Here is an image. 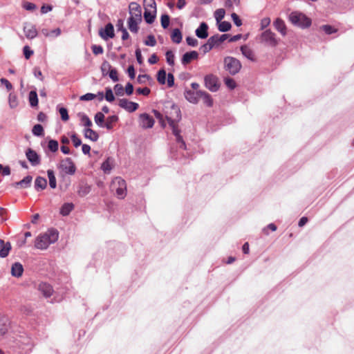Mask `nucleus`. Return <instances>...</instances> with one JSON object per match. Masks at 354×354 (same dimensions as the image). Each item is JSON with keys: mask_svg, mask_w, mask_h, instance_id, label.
I'll use <instances>...</instances> for the list:
<instances>
[{"mask_svg": "<svg viewBox=\"0 0 354 354\" xmlns=\"http://www.w3.org/2000/svg\"><path fill=\"white\" fill-rule=\"evenodd\" d=\"M59 237L58 231L50 229L46 233L39 236L35 241V247L38 249H46L49 245L56 242Z\"/></svg>", "mask_w": 354, "mask_h": 354, "instance_id": "obj_1", "label": "nucleus"}, {"mask_svg": "<svg viewBox=\"0 0 354 354\" xmlns=\"http://www.w3.org/2000/svg\"><path fill=\"white\" fill-rule=\"evenodd\" d=\"M290 21L295 26L305 28L311 25V20L307 17L304 14L299 12H292L289 15Z\"/></svg>", "mask_w": 354, "mask_h": 354, "instance_id": "obj_2", "label": "nucleus"}, {"mask_svg": "<svg viewBox=\"0 0 354 354\" xmlns=\"http://www.w3.org/2000/svg\"><path fill=\"white\" fill-rule=\"evenodd\" d=\"M111 189L115 192L118 198H124L127 195L126 181L121 177H115L111 183Z\"/></svg>", "mask_w": 354, "mask_h": 354, "instance_id": "obj_3", "label": "nucleus"}, {"mask_svg": "<svg viewBox=\"0 0 354 354\" xmlns=\"http://www.w3.org/2000/svg\"><path fill=\"white\" fill-rule=\"evenodd\" d=\"M171 109L174 113H175L176 115L175 118H173L172 117L168 115H166L165 117L169 123V125L171 127L172 129L173 134L175 136H177L178 135H180V131L178 129V127L176 125V122L179 121L181 118L180 111L179 108L174 104L171 106Z\"/></svg>", "mask_w": 354, "mask_h": 354, "instance_id": "obj_4", "label": "nucleus"}, {"mask_svg": "<svg viewBox=\"0 0 354 354\" xmlns=\"http://www.w3.org/2000/svg\"><path fill=\"white\" fill-rule=\"evenodd\" d=\"M241 66L240 61L235 57L228 56L224 58V68L232 75L237 74Z\"/></svg>", "mask_w": 354, "mask_h": 354, "instance_id": "obj_5", "label": "nucleus"}, {"mask_svg": "<svg viewBox=\"0 0 354 354\" xmlns=\"http://www.w3.org/2000/svg\"><path fill=\"white\" fill-rule=\"evenodd\" d=\"M260 39L261 43L271 47H275L278 44L275 34L269 29L261 33Z\"/></svg>", "mask_w": 354, "mask_h": 354, "instance_id": "obj_6", "label": "nucleus"}, {"mask_svg": "<svg viewBox=\"0 0 354 354\" xmlns=\"http://www.w3.org/2000/svg\"><path fill=\"white\" fill-rule=\"evenodd\" d=\"M204 81L206 88L210 91L216 92L219 89L220 84L216 75L213 74L207 75L204 78Z\"/></svg>", "mask_w": 354, "mask_h": 354, "instance_id": "obj_7", "label": "nucleus"}, {"mask_svg": "<svg viewBox=\"0 0 354 354\" xmlns=\"http://www.w3.org/2000/svg\"><path fill=\"white\" fill-rule=\"evenodd\" d=\"M58 167L62 171H64L66 174H69V175L74 174L76 171L75 164L73 163V162L71 158H66L62 160L60 162Z\"/></svg>", "mask_w": 354, "mask_h": 354, "instance_id": "obj_8", "label": "nucleus"}, {"mask_svg": "<svg viewBox=\"0 0 354 354\" xmlns=\"http://www.w3.org/2000/svg\"><path fill=\"white\" fill-rule=\"evenodd\" d=\"M129 18H133L136 20H142L141 7L136 2H131L129 6Z\"/></svg>", "mask_w": 354, "mask_h": 354, "instance_id": "obj_9", "label": "nucleus"}, {"mask_svg": "<svg viewBox=\"0 0 354 354\" xmlns=\"http://www.w3.org/2000/svg\"><path fill=\"white\" fill-rule=\"evenodd\" d=\"M118 105L120 107L125 109L129 113L134 112L139 107L138 103L129 101L127 99L125 98L120 99L118 102Z\"/></svg>", "mask_w": 354, "mask_h": 354, "instance_id": "obj_10", "label": "nucleus"}, {"mask_svg": "<svg viewBox=\"0 0 354 354\" xmlns=\"http://www.w3.org/2000/svg\"><path fill=\"white\" fill-rule=\"evenodd\" d=\"M26 156L32 166H37L41 162L39 155L31 149H28L26 152Z\"/></svg>", "mask_w": 354, "mask_h": 354, "instance_id": "obj_11", "label": "nucleus"}, {"mask_svg": "<svg viewBox=\"0 0 354 354\" xmlns=\"http://www.w3.org/2000/svg\"><path fill=\"white\" fill-rule=\"evenodd\" d=\"M140 126L143 129H149L153 127L154 120L147 113H142L140 115Z\"/></svg>", "mask_w": 354, "mask_h": 354, "instance_id": "obj_12", "label": "nucleus"}, {"mask_svg": "<svg viewBox=\"0 0 354 354\" xmlns=\"http://www.w3.org/2000/svg\"><path fill=\"white\" fill-rule=\"evenodd\" d=\"M100 35L104 39H107L109 38H113L115 35L114 34V28L111 23L107 24L105 27L104 30H101L100 31Z\"/></svg>", "mask_w": 354, "mask_h": 354, "instance_id": "obj_13", "label": "nucleus"}, {"mask_svg": "<svg viewBox=\"0 0 354 354\" xmlns=\"http://www.w3.org/2000/svg\"><path fill=\"white\" fill-rule=\"evenodd\" d=\"M198 57V53L197 51L192 50L190 52L185 53L181 59V63L183 65L186 66L190 63L192 60L197 59Z\"/></svg>", "mask_w": 354, "mask_h": 354, "instance_id": "obj_14", "label": "nucleus"}, {"mask_svg": "<svg viewBox=\"0 0 354 354\" xmlns=\"http://www.w3.org/2000/svg\"><path fill=\"white\" fill-rule=\"evenodd\" d=\"M38 289L40 292L46 298L50 297L54 292L52 286L44 282H42L39 285Z\"/></svg>", "mask_w": 354, "mask_h": 354, "instance_id": "obj_15", "label": "nucleus"}, {"mask_svg": "<svg viewBox=\"0 0 354 354\" xmlns=\"http://www.w3.org/2000/svg\"><path fill=\"white\" fill-rule=\"evenodd\" d=\"M208 26L205 22H202L196 30V35L200 39H206L208 37Z\"/></svg>", "mask_w": 354, "mask_h": 354, "instance_id": "obj_16", "label": "nucleus"}, {"mask_svg": "<svg viewBox=\"0 0 354 354\" xmlns=\"http://www.w3.org/2000/svg\"><path fill=\"white\" fill-rule=\"evenodd\" d=\"M11 250V245L9 242L5 243L3 240L0 239V257H6Z\"/></svg>", "mask_w": 354, "mask_h": 354, "instance_id": "obj_17", "label": "nucleus"}, {"mask_svg": "<svg viewBox=\"0 0 354 354\" xmlns=\"http://www.w3.org/2000/svg\"><path fill=\"white\" fill-rule=\"evenodd\" d=\"M273 26L275 29L281 34V35L285 36L286 35V26L281 19L277 18L274 21Z\"/></svg>", "mask_w": 354, "mask_h": 354, "instance_id": "obj_18", "label": "nucleus"}, {"mask_svg": "<svg viewBox=\"0 0 354 354\" xmlns=\"http://www.w3.org/2000/svg\"><path fill=\"white\" fill-rule=\"evenodd\" d=\"M200 95H198V91L194 92L192 90H187L185 92V97L191 103L196 104L198 102Z\"/></svg>", "mask_w": 354, "mask_h": 354, "instance_id": "obj_19", "label": "nucleus"}, {"mask_svg": "<svg viewBox=\"0 0 354 354\" xmlns=\"http://www.w3.org/2000/svg\"><path fill=\"white\" fill-rule=\"evenodd\" d=\"M91 190V187L87 183L82 182L80 183L77 189V194L80 196L84 197L89 194Z\"/></svg>", "mask_w": 354, "mask_h": 354, "instance_id": "obj_20", "label": "nucleus"}, {"mask_svg": "<svg viewBox=\"0 0 354 354\" xmlns=\"http://www.w3.org/2000/svg\"><path fill=\"white\" fill-rule=\"evenodd\" d=\"M84 136L86 138L89 139L93 142H96L99 138L98 133L91 128H86L84 130Z\"/></svg>", "mask_w": 354, "mask_h": 354, "instance_id": "obj_21", "label": "nucleus"}, {"mask_svg": "<svg viewBox=\"0 0 354 354\" xmlns=\"http://www.w3.org/2000/svg\"><path fill=\"white\" fill-rule=\"evenodd\" d=\"M142 20H136L133 18H128L127 24L128 28L131 32L137 33L139 30L138 24L141 22Z\"/></svg>", "mask_w": 354, "mask_h": 354, "instance_id": "obj_22", "label": "nucleus"}, {"mask_svg": "<svg viewBox=\"0 0 354 354\" xmlns=\"http://www.w3.org/2000/svg\"><path fill=\"white\" fill-rule=\"evenodd\" d=\"M9 327L8 319L5 316H0V335H5Z\"/></svg>", "mask_w": 354, "mask_h": 354, "instance_id": "obj_23", "label": "nucleus"}, {"mask_svg": "<svg viewBox=\"0 0 354 354\" xmlns=\"http://www.w3.org/2000/svg\"><path fill=\"white\" fill-rule=\"evenodd\" d=\"M156 16V10H148L147 8L145 9V10L144 12V18H145V21L147 24H152L155 20Z\"/></svg>", "mask_w": 354, "mask_h": 354, "instance_id": "obj_24", "label": "nucleus"}, {"mask_svg": "<svg viewBox=\"0 0 354 354\" xmlns=\"http://www.w3.org/2000/svg\"><path fill=\"white\" fill-rule=\"evenodd\" d=\"M241 51L244 57L248 58L251 61H254V55L253 50L249 48L248 46L244 45L241 47Z\"/></svg>", "mask_w": 354, "mask_h": 354, "instance_id": "obj_25", "label": "nucleus"}, {"mask_svg": "<svg viewBox=\"0 0 354 354\" xmlns=\"http://www.w3.org/2000/svg\"><path fill=\"white\" fill-rule=\"evenodd\" d=\"M118 120V117L116 115H113L107 117L106 122L104 123V127L106 128L108 130H111L113 129V125Z\"/></svg>", "mask_w": 354, "mask_h": 354, "instance_id": "obj_26", "label": "nucleus"}, {"mask_svg": "<svg viewBox=\"0 0 354 354\" xmlns=\"http://www.w3.org/2000/svg\"><path fill=\"white\" fill-rule=\"evenodd\" d=\"M198 95H200L199 97H202L203 99L204 103L206 104L207 106L210 107L213 105V100L208 93L199 90L198 91Z\"/></svg>", "mask_w": 354, "mask_h": 354, "instance_id": "obj_27", "label": "nucleus"}, {"mask_svg": "<svg viewBox=\"0 0 354 354\" xmlns=\"http://www.w3.org/2000/svg\"><path fill=\"white\" fill-rule=\"evenodd\" d=\"M47 186V180L45 178L38 176L35 181V187L38 191L44 189Z\"/></svg>", "mask_w": 354, "mask_h": 354, "instance_id": "obj_28", "label": "nucleus"}, {"mask_svg": "<svg viewBox=\"0 0 354 354\" xmlns=\"http://www.w3.org/2000/svg\"><path fill=\"white\" fill-rule=\"evenodd\" d=\"M171 39L173 42L180 44L182 41L183 36L180 30L178 28H175L171 35Z\"/></svg>", "mask_w": 354, "mask_h": 354, "instance_id": "obj_29", "label": "nucleus"}, {"mask_svg": "<svg viewBox=\"0 0 354 354\" xmlns=\"http://www.w3.org/2000/svg\"><path fill=\"white\" fill-rule=\"evenodd\" d=\"M24 32H26V36L28 39H33L37 35V30L35 26H31L29 28L24 27Z\"/></svg>", "mask_w": 354, "mask_h": 354, "instance_id": "obj_30", "label": "nucleus"}, {"mask_svg": "<svg viewBox=\"0 0 354 354\" xmlns=\"http://www.w3.org/2000/svg\"><path fill=\"white\" fill-rule=\"evenodd\" d=\"M11 274L14 277H21L22 275V265L19 263H15L12 266Z\"/></svg>", "mask_w": 354, "mask_h": 354, "instance_id": "obj_31", "label": "nucleus"}, {"mask_svg": "<svg viewBox=\"0 0 354 354\" xmlns=\"http://www.w3.org/2000/svg\"><path fill=\"white\" fill-rule=\"evenodd\" d=\"M213 37H209L205 44L202 45L200 49L203 52L204 54L210 51L215 46L213 43Z\"/></svg>", "mask_w": 354, "mask_h": 354, "instance_id": "obj_32", "label": "nucleus"}, {"mask_svg": "<svg viewBox=\"0 0 354 354\" xmlns=\"http://www.w3.org/2000/svg\"><path fill=\"white\" fill-rule=\"evenodd\" d=\"M28 101H29L30 105L32 107L37 106V105H38V96H37V92L35 91H31L29 93Z\"/></svg>", "mask_w": 354, "mask_h": 354, "instance_id": "obj_33", "label": "nucleus"}, {"mask_svg": "<svg viewBox=\"0 0 354 354\" xmlns=\"http://www.w3.org/2000/svg\"><path fill=\"white\" fill-rule=\"evenodd\" d=\"M73 208L74 205L73 203H64L61 207L60 214L63 216H67L71 213Z\"/></svg>", "mask_w": 354, "mask_h": 354, "instance_id": "obj_34", "label": "nucleus"}, {"mask_svg": "<svg viewBox=\"0 0 354 354\" xmlns=\"http://www.w3.org/2000/svg\"><path fill=\"white\" fill-rule=\"evenodd\" d=\"M211 37H213V39H214L213 43L214 44V46H216L219 45L224 41H225L229 37V35L228 34H223L221 35H215L212 36Z\"/></svg>", "mask_w": 354, "mask_h": 354, "instance_id": "obj_35", "label": "nucleus"}, {"mask_svg": "<svg viewBox=\"0 0 354 354\" xmlns=\"http://www.w3.org/2000/svg\"><path fill=\"white\" fill-rule=\"evenodd\" d=\"M47 174L49 180V185L50 188L55 189L57 186L56 178L54 171L51 169L47 171Z\"/></svg>", "mask_w": 354, "mask_h": 354, "instance_id": "obj_36", "label": "nucleus"}, {"mask_svg": "<svg viewBox=\"0 0 354 354\" xmlns=\"http://www.w3.org/2000/svg\"><path fill=\"white\" fill-rule=\"evenodd\" d=\"M96 124L100 127H104V115L102 112H97L94 117Z\"/></svg>", "mask_w": 354, "mask_h": 354, "instance_id": "obj_37", "label": "nucleus"}, {"mask_svg": "<svg viewBox=\"0 0 354 354\" xmlns=\"http://www.w3.org/2000/svg\"><path fill=\"white\" fill-rule=\"evenodd\" d=\"M167 73L165 69H160L157 74V80L160 84L166 83Z\"/></svg>", "mask_w": 354, "mask_h": 354, "instance_id": "obj_38", "label": "nucleus"}, {"mask_svg": "<svg viewBox=\"0 0 354 354\" xmlns=\"http://www.w3.org/2000/svg\"><path fill=\"white\" fill-rule=\"evenodd\" d=\"M231 27L232 25L229 21H224L219 22L218 28L219 31L225 32L230 30Z\"/></svg>", "mask_w": 354, "mask_h": 354, "instance_id": "obj_39", "label": "nucleus"}, {"mask_svg": "<svg viewBox=\"0 0 354 354\" xmlns=\"http://www.w3.org/2000/svg\"><path fill=\"white\" fill-rule=\"evenodd\" d=\"M80 116L81 122L82 124L88 128L92 126V122L90 118L84 113H79Z\"/></svg>", "mask_w": 354, "mask_h": 354, "instance_id": "obj_40", "label": "nucleus"}, {"mask_svg": "<svg viewBox=\"0 0 354 354\" xmlns=\"http://www.w3.org/2000/svg\"><path fill=\"white\" fill-rule=\"evenodd\" d=\"M143 3L145 10L147 8L148 10H156V3L154 0H144Z\"/></svg>", "mask_w": 354, "mask_h": 354, "instance_id": "obj_41", "label": "nucleus"}, {"mask_svg": "<svg viewBox=\"0 0 354 354\" xmlns=\"http://www.w3.org/2000/svg\"><path fill=\"white\" fill-rule=\"evenodd\" d=\"M32 134L36 136H41L44 135V128L39 124H35L32 130Z\"/></svg>", "mask_w": 354, "mask_h": 354, "instance_id": "obj_42", "label": "nucleus"}, {"mask_svg": "<svg viewBox=\"0 0 354 354\" xmlns=\"http://www.w3.org/2000/svg\"><path fill=\"white\" fill-rule=\"evenodd\" d=\"M111 66L107 61L103 62L101 66V71L103 76H106L109 74L110 70L111 69Z\"/></svg>", "mask_w": 354, "mask_h": 354, "instance_id": "obj_43", "label": "nucleus"}, {"mask_svg": "<svg viewBox=\"0 0 354 354\" xmlns=\"http://www.w3.org/2000/svg\"><path fill=\"white\" fill-rule=\"evenodd\" d=\"M48 148L50 151L53 153L57 151L59 148L58 142L55 140H50L48 142Z\"/></svg>", "mask_w": 354, "mask_h": 354, "instance_id": "obj_44", "label": "nucleus"}, {"mask_svg": "<svg viewBox=\"0 0 354 354\" xmlns=\"http://www.w3.org/2000/svg\"><path fill=\"white\" fill-rule=\"evenodd\" d=\"M225 14V10L223 8H219L215 11L214 17L217 23H219L224 18Z\"/></svg>", "mask_w": 354, "mask_h": 354, "instance_id": "obj_45", "label": "nucleus"}, {"mask_svg": "<svg viewBox=\"0 0 354 354\" xmlns=\"http://www.w3.org/2000/svg\"><path fill=\"white\" fill-rule=\"evenodd\" d=\"M104 98L106 101L111 102L115 100L114 95L113 93L112 89L109 87L106 88V93L104 95Z\"/></svg>", "mask_w": 354, "mask_h": 354, "instance_id": "obj_46", "label": "nucleus"}, {"mask_svg": "<svg viewBox=\"0 0 354 354\" xmlns=\"http://www.w3.org/2000/svg\"><path fill=\"white\" fill-rule=\"evenodd\" d=\"M167 62L170 66L174 65V55L171 50L167 51L166 54Z\"/></svg>", "mask_w": 354, "mask_h": 354, "instance_id": "obj_47", "label": "nucleus"}, {"mask_svg": "<svg viewBox=\"0 0 354 354\" xmlns=\"http://www.w3.org/2000/svg\"><path fill=\"white\" fill-rule=\"evenodd\" d=\"M144 43L148 46H155L156 44V40L153 35H149L147 36V39L144 41Z\"/></svg>", "mask_w": 354, "mask_h": 354, "instance_id": "obj_48", "label": "nucleus"}, {"mask_svg": "<svg viewBox=\"0 0 354 354\" xmlns=\"http://www.w3.org/2000/svg\"><path fill=\"white\" fill-rule=\"evenodd\" d=\"M161 26L164 29H166L168 28L169 25V17L167 15H162L161 16Z\"/></svg>", "mask_w": 354, "mask_h": 354, "instance_id": "obj_49", "label": "nucleus"}, {"mask_svg": "<svg viewBox=\"0 0 354 354\" xmlns=\"http://www.w3.org/2000/svg\"><path fill=\"white\" fill-rule=\"evenodd\" d=\"M109 160V158H108L104 162H103V163L102 164V166H101V169L106 174H109L112 169Z\"/></svg>", "mask_w": 354, "mask_h": 354, "instance_id": "obj_50", "label": "nucleus"}, {"mask_svg": "<svg viewBox=\"0 0 354 354\" xmlns=\"http://www.w3.org/2000/svg\"><path fill=\"white\" fill-rule=\"evenodd\" d=\"M224 82L225 85L230 89H234L236 86L235 81L232 78L226 77Z\"/></svg>", "mask_w": 354, "mask_h": 354, "instance_id": "obj_51", "label": "nucleus"}, {"mask_svg": "<svg viewBox=\"0 0 354 354\" xmlns=\"http://www.w3.org/2000/svg\"><path fill=\"white\" fill-rule=\"evenodd\" d=\"M59 112L61 115V118L64 121H67L69 118L68 111L64 107H61L59 110Z\"/></svg>", "mask_w": 354, "mask_h": 354, "instance_id": "obj_52", "label": "nucleus"}, {"mask_svg": "<svg viewBox=\"0 0 354 354\" xmlns=\"http://www.w3.org/2000/svg\"><path fill=\"white\" fill-rule=\"evenodd\" d=\"M96 97V95L91 93H86L82 96H80V100L81 101H89L95 99Z\"/></svg>", "mask_w": 354, "mask_h": 354, "instance_id": "obj_53", "label": "nucleus"}, {"mask_svg": "<svg viewBox=\"0 0 354 354\" xmlns=\"http://www.w3.org/2000/svg\"><path fill=\"white\" fill-rule=\"evenodd\" d=\"M109 77L114 82H118L119 80L118 76V71L115 68H111L109 73Z\"/></svg>", "mask_w": 354, "mask_h": 354, "instance_id": "obj_54", "label": "nucleus"}, {"mask_svg": "<svg viewBox=\"0 0 354 354\" xmlns=\"http://www.w3.org/2000/svg\"><path fill=\"white\" fill-rule=\"evenodd\" d=\"M114 91L116 95L122 96L124 95V88L122 84H117L114 86Z\"/></svg>", "mask_w": 354, "mask_h": 354, "instance_id": "obj_55", "label": "nucleus"}, {"mask_svg": "<svg viewBox=\"0 0 354 354\" xmlns=\"http://www.w3.org/2000/svg\"><path fill=\"white\" fill-rule=\"evenodd\" d=\"M9 104L11 108H15L18 104L17 97L11 93L9 95Z\"/></svg>", "mask_w": 354, "mask_h": 354, "instance_id": "obj_56", "label": "nucleus"}, {"mask_svg": "<svg viewBox=\"0 0 354 354\" xmlns=\"http://www.w3.org/2000/svg\"><path fill=\"white\" fill-rule=\"evenodd\" d=\"M91 48L93 54L96 55L102 54L104 51L103 48L99 45H93Z\"/></svg>", "mask_w": 354, "mask_h": 354, "instance_id": "obj_57", "label": "nucleus"}, {"mask_svg": "<svg viewBox=\"0 0 354 354\" xmlns=\"http://www.w3.org/2000/svg\"><path fill=\"white\" fill-rule=\"evenodd\" d=\"M33 53V50H32L28 46H24V55L26 59H29Z\"/></svg>", "mask_w": 354, "mask_h": 354, "instance_id": "obj_58", "label": "nucleus"}, {"mask_svg": "<svg viewBox=\"0 0 354 354\" xmlns=\"http://www.w3.org/2000/svg\"><path fill=\"white\" fill-rule=\"evenodd\" d=\"M24 8L29 11H34L37 9V6L30 2H25L24 3Z\"/></svg>", "mask_w": 354, "mask_h": 354, "instance_id": "obj_59", "label": "nucleus"}, {"mask_svg": "<svg viewBox=\"0 0 354 354\" xmlns=\"http://www.w3.org/2000/svg\"><path fill=\"white\" fill-rule=\"evenodd\" d=\"M231 17L236 26H241L242 25V21L238 15L234 12L231 15Z\"/></svg>", "mask_w": 354, "mask_h": 354, "instance_id": "obj_60", "label": "nucleus"}, {"mask_svg": "<svg viewBox=\"0 0 354 354\" xmlns=\"http://www.w3.org/2000/svg\"><path fill=\"white\" fill-rule=\"evenodd\" d=\"M149 79H151V77L149 75H139L137 77V81L140 84H144L146 82V80H149Z\"/></svg>", "mask_w": 354, "mask_h": 354, "instance_id": "obj_61", "label": "nucleus"}, {"mask_svg": "<svg viewBox=\"0 0 354 354\" xmlns=\"http://www.w3.org/2000/svg\"><path fill=\"white\" fill-rule=\"evenodd\" d=\"M187 44L192 47H195L198 45V40L192 37H187L186 38Z\"/></svg>", "mask_w": 354, "mask_h": 354, "instance_id": "obj_62", "label": "nucleus"}, {"mask_svg": "<svg viewBox=\"0 0 354 354\" xmlns=\"http://www.w3.org/2000/svg\"><path fill=\"white\" fill-rule=\"evenodd\" d=\"M71 140L73 142L75 147H78L82 145V140L76 136L75 133L71 136Z\"/></svg>", "mask_w": 354, "mask_h": 354, "instance_id": "obj_63", "label": "nucleus"}, {"mask_svg": "<svg viewBox=\"0 0 354 354\" xmlns=\"http://www.w3.org/2000/svg\"><path fill=\"white\" fill-rule=\"evenodd\" d=\"M322 30L328 35L335 32L336 30L330 25H324L322 27Z\"/></svg>", "mask_w": 354, "mask_h": 354, "instance_id": "obj_64", "label": "nucleus"}]
</instances>
